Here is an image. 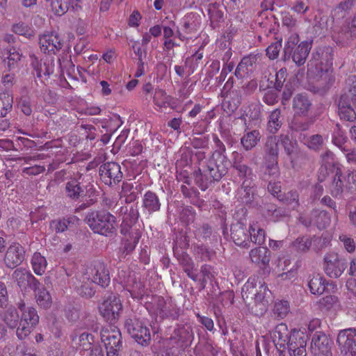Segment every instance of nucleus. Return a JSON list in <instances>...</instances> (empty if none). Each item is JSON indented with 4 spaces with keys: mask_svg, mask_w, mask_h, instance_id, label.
<instances>
[{
    "mask_svg": "<svg viewBox=\"0 0 356 356\" xmlns=\"http://www.w3.org/2000/svg\"><path fill=\"white\" fill-rule=\"evenodd\" d=\"M229 160L210 157L206 165L198 167L193 172L195 184L202 191H205L214 181H219L228 172Z\"/></svg>",
    "mask_w": 356,
    "mask_h": 356,
    "instance_id": "1",
    "label": "nucleus"
},
{
    "mask_svg": "<svg viewBox=\"0 0 356 356\" xmlns=\"http://www.w3.org/2000/svg\"><path fill=\"white\" fill-rule=\"evenodd\" d=\"M85 222L94 233L105 236H112L116 232V218L107 211L88 212Z\"/></svg>",
    "mask_w": 356,
    "mask_h": 356,
    "instance_id": "2",
    "label": "nucleus"
},
{
    "mask_svg": "<svg viewBox=\"0 0 356 356\" xmlns=\"http://www.w3.org/2000/svg\"><path fill=\"white\" fill-rule=\"evenodd\" d=\"M299 41V35L296 33H293L289 37L284 47L283 60L286 61L292 58L298 66H301L305 63L309 56L312 40H305L297 45Z\"/></svg>",
    "mask_w": 356,
    "mask_h": 356,
    "instance_id": "3",
    "label": "nucleus"
},
{
    "mask_svg": "<svg viewBox=\"0 0 356 356\" xmlns=\"http://www.w3.org/2000/svg\"><path fill=\"white\" fill-rule=\"evenodd\" d=\"M356 191V170L343 172L340 166L335 168L330 193L334 197L341 198L343 193H353Z\"/></svg>",
    "mask_w": 356,
    "mask_h": 356,
    "instance_id": "4",
    "label": "nucleus"
},
{
    "mask_svg": "<svg viewBox=\"0 0 356 356\" xmlns=\"http://www.w3.org/2000/svg\"><path fill=\"white\" fill-rule=\"evenodd\" d=\"M265 175L276 178L279 176L278 157L279 139L277 136L270 135L266 138L263 146Z\"/></svg>",
    "mask_w": 356,
    "mask_h": 356,
    "instance_id": "5",
    "label": "nucleus"
},
{
    "mask_svg": "<svg viewBox=\"0 0 356 356\" xmlns=\"http://www.w3.org/2000/svg\"><path fill=\"white\" fill-rule=\"evenodd\" d=\"M101 340L106 350V356H122L123 341L121 332L114 325H107L100 332Z\"/></svg>",
    "mask_w": 356,
    "mask_h": 356,
    "instance_id": "6",
    "label": "nucleus"
},
{
    "mask_svg": "<svg viewBox=\"0 0 356 356\" xmlns=\"http://www.w3.org/2000/svg\"><path fill=\"white\" fill-rule=\"evenodd\" d=\"M98 309L102 318L109 325H114L120 316L122 304L119 296L111 294L99 304Z\"/></svg>",
    "mask_w": 356,
    "mask_h": 356,
    "instance_id": "7",
    "label": "nucleus"
},
{
    "mask_svg": "<svg viewBox=\"0 0 356 356\" xmlns=\"http://www.w3.org/2000/svg\"><path fill=\"white\" fill-rule=\"evenodd\" d=\"M193 337V329L190 325L179 324L168 339V345L179 353L191 346Z\"/></svg>",
    "mask_w": 356,
    "mask_h": 356,
    "instance_id": "8",
    "label": "nucleus"
},
{
    "mask_svg": "<svg viewBox=\"0 0 356 356\" xmlns=\"http://www.w3.org/2000/svg\"><path fill=\"white\" fill-rule=\"evenodd\" d=\"M86 275L92 283L106 289L111 282L108 267L102 260L94 261L88 268Z\"/></svg>",
    "mask_w": 356,
    "mask_h": 356,
    "instance_id": "9",
    "label": "nucleus"
},
{
    "mask_svg": "<svg viewBox=\"0 0 356 356\" xmlns=\"http://www.w3.org/2000/svg\"><path fill=\"white\" fill-rule=\"evenodd\" d=\"M124 327L130 336L142 346H147L151 340L149 329L136 318H127Z\"/></svg>",
    "mask_w": 356,
    "mask_h": 356,
    "instance_id": "10",
    "label": "nucleus"
},
{
    "mask_svg": "<svg viewBox=\"0 0 356 356\" xmlns=\"http://www.w3.org/2000/svg\"><path fill=\"white\" fill-rule=\"evenodd\" d=\"M337 113L340 120L349 122H354L356 120V95H350L341 92L338 99Z\"/></svg>",
    "mask_w": 356,
    "mask_h": 356,
    "instance_id": "11",
    "label": "nucleus"
},
{
    "mask_svg": "<svg viewBox=\"0 0 356 356\" xmlns=\"http://www.w3.org/2000/svg\"><path fill=\"white\" fill-rule=\"evenodd\" d=\"M99 175L103 183L109 186L119 184L123 179L121 166L116 162H106L99 168Z\"/></svg>",
    "mask_w": 356,
    "mask_h": 356,
    "instance_id": "12",
    "label": "nucleus"
},
{
    "mask_svg": "<svg viewBox=\"0 0 356 356\" xmlns=\"http://www.w3.org/2000/svg\"><path fill=\"white\" fill-rule=\"evenodd\" d=\"M256 231L252 226H247L241 221L233 223L231 226V238L233 242L243 248H249L252 242V232Z\"/></svg>",
    "mask_w": 356,
    "mask_h": 356,
    "instance_id": "13",
    "label": "nucleus"
},
{
    "mask_svg": "<svg viewBox=\"0 0 356 356\" xmlns=\"http://www.w3.org/2000/svg\"><path fill=\"white\" fill-rule=\"evenodd\" d=\"M337 343L341 354L344 356H356V330L349 328L341 330Z\"/></svg>",
    "mask_w": 356,
    "mask_h": 356,
    "instance_id": "14",
    "label": "nucleus"
},
{
    "mask_svg": "<svg viewBox=\"0 0 356 356\" xmlns=\"http://www.w3.org/2000/svg\"><path fill=\"white\" fill-rule=\"evenodd\" d=\"M40 49L44 54H56L63 46V40L55 31H46L39 35Z\"/></svg>",
    "mask_w": 356,
    "mask_h": 356,
    "instance_id": "15",
    "label": "nucleus"
},
{
    "mask_svg": "<svg viewBox=\"0 0 356 356\" xmlns=\"http://www.w3.org/2000/svg\"><path fill=\"white\" fill-rule=\"evenodd\" d=\"M332 339L322 331H316L312 335L311 351L314 355H332Z\"/></svg>",
    "mask_w": 356,
    "mask_h": 356,
    "instance_id": "16",
    "label": "nucleus"
},
{
    "mask_svg": "<svg viewBox=\"0 0 356 356\" xmlns=\"http://www.w3.org/2000/svg\"><path fill=\"white\" fill-rule=\"evenodd\" d=\"M324 270L327 276L337 278L341 276L347 267L346 259L340 258L337 254L332 253L324 257Z\"/></svg>",
    "mask_w": 356,
    "mask_h": 356,
    "instance_id": "17",
    "label": "nucleus"
},
{
    "mask_svg": "<svg viewBox=\"0 0 356 356\" xmlns=\"http://www.w3.org/2000/svg\"><path fill=\"white\" fill-rule=\"evenodd\" d=\"M25 256L24 248L18 243H13L8 248L3 261L7 268L14 269L22 264Z\"/></svg>",
    "mask_w": 356,
    "mask_h": 356,
    "instance_id": "18",
    "label": "nucleus"
},
{
    "mask_svg": "<svg viewBox=\"0 0 356 356\" xmlns=\"http://www.w3.org/2000/svg\"><path fill=\"white\" fill-rule=\"evenodd\" d=\"M120 234L122 235L120 251L126 255L130 254L139 242L141 232L139 229H127L126 232H122V228H120Z\"/></svg>",
    "mask_w": 356,
    "mask_h": 356,
    "instance_id": "19",
    "label": "nucleus"
},
{
    "mask_svg": "<svg viewBox=\"0 0 356 356\" xmlns=\"http://www.w3.org/2000/svg\"><path fill=\"white\" fill-rule=\"evenodd\" d=\"M154 305L157 316L161 319L171 318L175 320L179 316V308L175 304L167 302L161 296L154 298Z\"/></svg>",
    "mask_w": 356,
    "mask_h": 356,
    "instance_id": "20",
    "label": "nucleus"
},
{
    "mask_svg": "<svg viewBox=\"0 0 356 356\" xmlns=\"http://www.w3.org/2000/svg\"><path fill=\"white\" fill-rule=\"evenodd\" d=\"M257 56L254 54H250L244 56L238 64L234 75L238 79H243L252 74L257 67Z\"/></svg>",
    "mask_w": 356,
    "mask_h": 356,
    "instance_id": "21",
    "label": "nucleus"
},
{
    "mask_svg": "<svg viewBox=\"0 0 356 356\" xmlns=\"http://www.w3.org/2000/svg\"><path fill=\"white\" fill-rule=\"evenodd\" d=\"M119 213L123 216L120 225L122 232H126L127 229H136L134 225L139 218V211L136 205H131L129 209L127 207H122Z\"/></svg>",
    "mask_w": 356,
    "mask_h": 356,
    "instance_id": "22",
    "label": "nucleus"
},
{
    "mask_svg": "<svg viewBox=\"0 0 356 356\" xmlns=\"http://www.w3.org/2000/svg\"><path fill=\"white\" fill-rule=\"evenodd\" d=\"M312 108V100L307 94H297L293 97L292 108L296 115L307 117Z\"/></svg>",
    "mask_w": 356,
    "mask_h": 356,
    "instance_id": "23",
    "label": "nucleus"
},
{
    "mask_svg": "<svg viewBox=\"0 0 356 356\" xmlns=\"http://www.w3.org/2000/svg\"><path fill=\"white\" fill-rule=\"evenodd\" d=\"M291 336V331H289L288 327L285 323H280L275 327L273 334L274 343L277 350L280 352V355H282L284 350L286 349L287 343L290 341Z\"/></svg>",
    "mask_w": 356,
    "mask_h": 356,
    "instance_id": "24",
    "label": "nucleus"
},
{
    "mask_svg": "<svg viewBox=\"0 0 356 356\" xmlns=\"http://www.w3.org/2000/svg\"><path fill=\"white\" fill-rule=\"evenodd\" d=\"M238 199L244 204L254 206L255 193L252 180L245 179L237 190Z\"/></svg>",
    "mask_w": 356,
    "mask_h": 356,
    "instance_id": "25",
    "label": "nucleus"
},
{
    "mask_svg": "<svg viewBox=\"0 0 356 356\" xmlns=\"http://www.w3.org/2000/svg\"><path fill=\"white\" fill-rule=\"evenodd\" d=\"M30 57L31 66L36 72V75L38 78L42 77V75L49 76L54 73L55 65L54 60H46L42 63L39 61L38 58L35 55H32Z\"/></svg>",
    "mask_w": 356,
    "mask_h": 356,
    "instance_id": "26",
    "label": "nucleus"
},
{
    "mask_svg": "<svg viewBox=\"0 0 356 356\" xmlns=\"http://www.w3.org/2000/svg\"><path fill=\"white\" fill-rule=\"evenodd\" d=\"M262 213L266 218L274 222L282 220L288 216L285 209L273 203L264 204Z\"/></svg>",
    "mask_w": 356,
    "mask_h": 356,
    "instance_id": "27",
    "label": "nucleus"
},
{
    "mask_svg": "<svg viewBox=\"0 0 356 356\" xmlns=\"http://www.w3.org/2000/svg\"><path fill=\"white\" fill-rule=\"evenodd\" d=\"M321 73L316 81V88L321 94L326 93L335 82V76L332 70L321 67Z\"/></svg>",
    "mask_w": 356,
    "mask_h": 356,
    "instance_id": "28",
    "label": "nucleus"
},
{
    "mask_svg": "<svg viewBox=\"0 0 356 356\" xmlns=\"http://www.w3.org/2000/svg\"><path fill=\"white\" fill-rule=\"evenodd\" d=\"M161 203L159 196L151 191H147L143 197V209L149 214L157 212L161 209Z\"/></svg>",
    "mask_w": 356,
    "mask_h": 356,
    "instance_id": "29",
    "label": "nucleus"
},
{
    "mask_svg": "<svg viewBox=\"0 0 356 356\" xmlns=\"http://www.w3.org/2000/svg\"><path fill=\"white\" fill-rule=\"evenodd\" d=\"M51 6L54 14L58 16L63 15L70 8L74 12H78L81 9L79 3L73 4L72 0H51Z\"/></svg>",
    "mask_w": 356,
    "mask_h": 356,
    "instance_id": "30",
    "label": "nucleus"
},
{
    "mask_svg": "<svg viewBox=\"0 0 356 356\" xmlns=\"http://www.w3.org/2000/svg\"><path fill=\"white\" fill-rule=\"evenodd\" d=\"M7 60H4V62L6 63L8 70L10 72L17 71L23 57L22 51L15 47H11L7 49Z\"/></svg>",
    "mask_w": 356,
    "mask_h": 356,
    "instance_id": "31",
    "label": "nucleus"
},
{
    "mask_svg": "<svg viewBox=\"0 0 356 356\" xmlns=\"http://www.w3.org/2000/svg\"><path fill=\"white\" fill-rule=\"evenodd\" d=\"M65 194L67 197L72 200H78L80 197L86 195L83 186L77 179H73L65 184Z\"/></svg>",
    "mask_w": 356,
    "mask_h": 356,
    "instance_id": "32",
    "label": "nucleus"
},
{
    "mask_svg": "<svg viewBox=\"0 0 356 356\" xmlns=\"http://www.w3.org/2000/svg\"><path fill=\"white\" fill-rule=\"evenodd\" d=\"M249 255L252 262L266 266L269 264L270 251L266 247L259 246L252 249Z\"/></svg>",
    "mask_w": 356,
    "mask_h": 356,
    "instance_id": "33",
    "label": "nucleus"
},
{
    "mask_svg": "<svg viewBox=\"0 0 356 356\" xmlns=\"http://www.w3.org/2000/svg\"><path fill=\"white\" fill-rule=\"evenodd\" d=\"M261 139L259 130L254 129L245 132L241 138V144L245 151L252 150Z\"/></svg>",
    "mask_w": 356,
    "mask_h": 356,
    "instance_id": "34",
    "label": "nucleus"
},
{
    "mask_svg": "<svg viewBox=\"0 0 356 356\" xmlns=\"http://www.w3.org/2000/svg\"><path fill=\"white\" fill-rule=\"evenodd\" d=\"M305 117L293 115L289 128L294 131H304L308 130L314 122V118H305Z\"/></svg>",
    "mask_w": 356,
    "mask_h": 356,
    "instance_id": "35",
    "label": "nucleus"
},
{
    "mask_svg": "<svg viewBox=\"0 0 356 356\" xmlns=\"http://www.w3.org/2000/svg\"><path fill=\"white\" fill-rule=\"evenodd\" d=\"M326 280L321 275H312L309 276L308 281V287L312 294L320 296L323 294L325 290Z\"/></svg>",
    "mask_w": 356,
    "mask_h": 356,
    "instance_id": "36",
    "label": "nucleus"
},
{
    "mask_svg": "<svg viewBox=\"0 0 356 356\" xmlns=\"http://www.w3.org/2000/svg\"><path fill=\"white\" fill-rule=\"evenodd\" d=\"M283 118L282 116V111L280 108L273 110L268 116V121L267 124L268 131L272 134H275L282 127Z\"/></svg>",
    "mask_w": 356,
    "mask_h": 356,
    "instance_id": "37",
    "label": "nucleus"
},
{
    "mask_svg": "<svg viewBox=\"0 0 356 356\" xmlns=\"http://www.w3.org/2000/svg\"><path fill=\"white\" fill-rule=\"evenodd\" d=\"M19 308L22 312L21 321L28 323L31 326H35L39 322V316L35 308L26 307L24 303L19 304Z\"/></svg>",
    "mask_w": 356,
    "mask_h": 356,
    "instance_id": "38",
    "label": "nucleus"
},
{
    "mask_svg": "<svg viewBox=\"0 0 356 356\" xmlns=\"http://www.w3.org/2000/svg\"><path fill=\"white\" fill-rule=\"evenodd\" d=\"M286 156L290 159L298 151V143L293 140L288 134L277 136Z\"/></svg>",
    "mask_w": 356,
    "mask_h": 356,
    "instance_id": "39",
    "label": "nucleus"
},
{
    "mask_svg": "<svg viewBox=\"0 0 356 356\" xmlns=\"http://www.w3.org/2000/svg\"><path fill=\"white\" fill-rule=\"evenodd\" d=\"M307 336L300 330L293 329L291 330L290 341L287 343L286 348L292 349L301 346H306Z\"/></svg>",
    "mask_w": 356,
    "mask_h": 356,
    "instance_id": "40",
    "label": "nucleus"
},
{
    "mask_svg": "<svg viewBox=\"0 0 356 356\" xmlns=\"http://www.w3.org/2000/svg\"><path fill=\"white\" fill-rule=\"evenodd\" d=\"M348 138L345 132L342 130L341 126L339 124H336V128L332 134V143L339 147L341 151H348L347 145Z\"/></svg>",
    "mask_w": 356,
    "mask_h": 356,
    "instance_id": "41",
    "label": "nucleus"
},
{
    "mask_svg": "<svg viewBox=\"0 0 356 356\" xmlns=\"http://www.w3.org/2000/svg\"><path fill=\"white\" fill-rule=\"evenodd\" d=\"M193 233L198 241H206L212 234V228L207 223L195 224L193 225Z\"/></svg>",
    "mask_w": 356,
    "mask_h": 356,
    "instance_id": "42",
    "label": "nucleus"
},
{
    "mask_svg": "<svg viewBox=\"0 0 356 356\" xmlns=\"http://www.w3.org/2000/svg\"><path fill=\"white\" fill-rule=\"evenodd\" d=\"M13 97L9 92L0 94V118H5L13 109Z\"/></svg>",
    "mask_w": 356,
    "mask_h": 356,
    "instance_id": "43",
    "label": "nucleus"
},
{
    "mask_svg": "<svg viewBox=\"0 0 356 356\" xmlns=\"http://www.w3.org/2000/svg\"><path fill=\"white\" fill-rule=\"evenodd\" d=\"M31 265L34 273L42 275L46 270L47 262L45 257L40 252H35L31 259Z\"/></svg>",
    "mask_w": 356,
    "mask_h": 356,
    "instance_id": "44",
    "label": "nucleus"
},
{
    "mask_svg": "<svg viewBox=\"0 0 356 356\" xmlns=\"http://www.w3.org/2000/svg\"><path fill=\"white\" fill-rule=\"evenodd\" d=\"M312 246V238L307 236L298 237L291 243V248L298 253L307 252Z\"/></svg>",
    "mask_w": 356,
    "mask_h": 356,
    "instance_id": "45",
    "label": "nucleus"
},
{
    "mask_svg": "<svg viewBox=\"0 0 356 356\" xmlns=\"http://www.w3.org/2000/svg\"><path fill=\"white\" fill-rule=\"evenodd\" d=\"M30 274L31 272L26 268H19L14 270L12 277L22 290H26V284L29 281Z\"/></svg>",
    "mask_w": 356,
    "mask_h": 356,
    "instance_id": "46",
    "label": "nucleus"
},
{
    "mask_svg": "<svg viewBox=\"0 0 356 356\" xmlns=\"http://www.w3.org/2000/svg\"><path fill=\"white\" fill-rule=\"evenodd\" d=\"M189 140L191 145L195 149H203L208 147L209 136L202 133H193Z\"/></svg>",
    "mask_w": 356,
    "mask_h": 356,
    "instance_id": "47",
    "label": "nucleus"
},
{
    "mask_svg": "<svg viewBox=\"0 0 356 356\" xmlns=\"http://www.w3.org/2000/svg\"><path fill=\"white\" fill-rule=\"evenodd\" d=\"M278 200L292 209H296L299 206V194L296 191H290L278 196Z\"/></svg>",
    "mask_w": 356,
    "mask_h": 356,
    "instance_id": "48",
    "label": "nucleus"
},
{
    "mask_svg": "<svg viewBox=\"0 0 356 356\" xmlns=\"http://www.w3.org/2000/svg\"><path fill=\"white\" fill-rule=\"evenodd\" d=\"M92 282H82L79 286L76 287V293L82 298L86 299L92 298L95 293L96 290L93 286Z\"/></svg>",
    "mask_w": 356,
    "mask_h": 356,
    "instance_id": "49",
    "label": "nucleus"
},
{
    "mask_svg": "<svg viewBox=\"0 0 356 356\" xmlns=\"http://www.w3.org/2000/svg\"><path fill=\"white\" fill-rule=\"evenodd\" d=\"M19 316L17 310L14 307L8 308L3 317V321L10 328H15L19 324Z\"/></svg>",
    "mask_w": 356,
    "mask_h": 356,
    "instance_id": "50",
    "label": "nucleus"
},
{
    "mask_svg": "<svg viewBox=\"0 0 356 356\" xmlns=\"http://www.w3.org/2000/svg\"><path fill=\"white\" fill-rule=\"evenodd\" d=\"M254 286H252L251 289L250 290V293H252L254 296V300L256 302H261L265 305L268 303V301L266 300V296L270 293V291L268 289L267 286L264 284H261L259 285V290H256Z\"/></svg>",
    "mask_w": 356,
    "mask_h": 356,
    "instance_id": "51",
    "label": "nucleus"
},
{
    "mask_svg": "<svg viewBox=\"0 0 356 356\" xmlns=\"http://www.w3.org/2000/svg\"><path fill=\"white\" fill-rule=\"evenodd\" d=\"M35 297L38 304L44 309H47L51 305V297L48 291L44 288L39 289L36 291Z\"/></svg>",
    "mask_w": 356,
    "mask_h": 356,
    "instance_id": "52",
    "label": "nucleus"
},
{
    "mask_svg": "<svg viewBox=\"0 0 356 356\" xmlns=\"http://www.w3.org/2000/svg\"><path fill=\"white\" fill-rule=\"evenodd\" d=\"M312 215L315 218V223L318 229H325L329 225L330 218L327 211H314Z\"/></svg>",
    "mask_w": 356,
    "mask_h": 356,
    "instance_id": "53",
    "label": "nucleus"
},
{
    "mask_svg": "<svg viewBox=\"0 0 356 356\" xmlns=\"http://www.w3.org/2000/svg\"><path fill=\"white\" fill-rule=\"evenodd\" d=\"M289 159L293 168H302L309 161L308 155L306 153L298 150Z\"/></svg>",
    "mask_w": 356,
    "mask_h": 356,
    "instance_id": "54",
    "label": "nucleus"
},
{
    "mask_svg": "<svg viewBox=\"0 0 356 356\" xmlns=\"http://www.w3.org/2000/svg\"><path fill=\"white\" fill-rule=\"evenodd\" d=\"M95 343V337L92 334L83 332L79 334V341L76 346H79L83 350H90Z\"/></svg>",
    "mask_w": 356,
    "mask_h": 356,
    "instance_id": "55",
    "label": "nucleus"
},
{
    "mask_svg": "<svg viewBox=\"0 0 356 356\" xmlns=\"http://www.w3.org/2000/svg\"><path fill=\"white\" fill-rule=\"evenodd\" d=\"M233 168L237 171L238 175L245 179L251 180L250 177L252 175V169L240 161H234Z\"/></svg>",
    "mask_w": 356,
    "mask_h": 356,
    "instance_id": "56",
    "label": "nucleus"
},
{
    "mask_svg": "<svg viewBox=\"0 0 356 356\" xmlns=\"http://www.w3.org/2000/svg\"><path fill=\"white\" fill-rule=\"evenodd\" d=\"M321 67L323 65L325 66V69H330L332 65L333 56H334V50L330 47H325L322 48V52H321Z\"/></svg>",
    "mask_w": 356,
    "mask_h": 356,
    "instance_id": "57",
    "label": "nucleus"
},
{
    "mask_svg": "<svg viewBox=\"0 0 356 356\" xmlns=\"http://www.w3.org/2000/svg\"><path fill=\"white\" fill-rule=\"evenodd\" d=\"M189 242L190 241L188 236L186 234L177 236L173 245L174 254H177V252H186V250H187L189 247Z\"/></svg>",
    "mask_w": 356,
    "mask_h": 356,
    "instance_id": "58",
    "label": "nucleus"
},
{
    "mask_svg": "<svg viewBox=\"0 0 356 356\" xmlns=\"http://www.w3.org/2000/svg\"><path fill=\"white\" fill-rule=\"evenodd\" d=\"M74 217H69L67 218L58 219L51 221V227L55 229L56 233H60L65 232L68 225L72 223L74 220Z\"/></svg>",
    "mask_w": 356,
    "mask_h": 356,
    "instance_id": "59",
    "label": "nucleus"
},
{
    "mask_svg": "<svg viewBox=\"0 0 356 356\" xmlns=\"http://www.w3.org/2000/svg\"><path fill=\"white\" fill-rule=\"evenodd\" d=\"M273 311L275 316L280 318H284L289 312L288 301L279 300L275 302Z\"/></svg>",
    "mask_w": 356,
    "mask_h": 356,
    "instance_id": "60",
    "label": "nucleus"
},
{
    "mask_svg": "<svg viewBox=\"0 0 356 356\" xmlns=\"http://www.w3.org/2000/svg\"><path fill=\"white\" fill-rule=\"evenodd\" d=\"M195 253L203 261H209L214 255V252L203 244L195 247Z\"/></svg>",
    "mask_w": 356,
    "mask_h": 356,
    "instance_id": "61",
    "label": "nucleus"
},
{
    "mask_svg": "<svg viewBox=\"0 0 356 356\" xmlns=\"http://www.w3.org/2000/svg\"><path fill=\"white\" fill-rule=\"evenodd\" d=\"M195 214V211L192 207H184L179 212V219L182 222L188 225L193 222Z\"/></svg>",
    "mask_w": 356,
    "mask_h": 356,
    "instance_id": "62",
    "label": "nucleus"
},
{
    "mask_svg": "<svg viewBox=\"0 0 356 356\" xmlns=\"http://www.w3.org/2000/svg\"><path fill=\"white\" fill-rule=\"evenodd\" d=\"M208 15L212 23L218 22L222 19L223 13L219 10V5L216 3H210L208 6Z\"/></svg>",
    "mask_w": 356,
    "mask_h": 356,
    "instance_id": "63",
    "label": "nucleus"
},
{
    "mask_svg": "<svg viewBox=\"0 0 356 356\" xmlns=\"http://www.w3.org/2000/svg\"><path fill=\"white\" fill-rule=\"evenodd\" d=\"M213 142L215 143L216 149L213 152L211 157H214L216 159L219 157L222 160H228L227 157L225 155L226 147L223 143L216 135L213 136Z\"/></svg>",
    "mask_w": 356,
    "mask_h": 356,
    "instance_id": "64",
    "label": "nucleus"
}]
</instances>
